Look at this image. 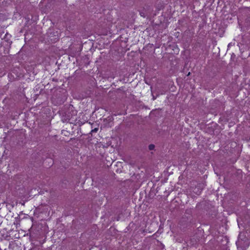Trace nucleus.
<instances>
[{"label":"nucleus","mask_w":250,"mask_h":250,"mask_svg":"<svg viewBox=\"0 0 250 250\" xmlns=\"http://www.w3.org/2000/svg\"><path fill=\"white\" fill-rule=\"evenodd\" d=\"M93 131H97V129L95 128L94 129V130H92Z\"/></svg>","instance_id":"f03ea898"},{"label":"nucleus","mask_w":250,"mask_h":250,"mask_svg":"<svg viewBox=\"0 0 250 250\" xmlns=\"http://www.w3.org/2000/svg\"><path fill=\"white\" fill-rule=\"evenodd\" d=\"M141 16H144L143 14L141 13Z\"/></svg>","instance_id":"7ed1b4c3"},{"label":"nucleus","mask_w":250,"mask_h":250,"mask_svg":"<svg viewBox=\"0 0 250 250\" xmlns=\"http://www.w3.org/2000/svg\"><path fill=\"white\" fill-rule=\"evenodd\" d=\"M141 16H144L143 14L141 13Z\"/></svg>","instance_id":"20e7f679"},{"label":"nucleus","mask_w":250,"mask_h":250,"mask_svg":"<svg viewBox=\"0 0 250 250\" xmlns=\"http://www.w3.org/2000/svg\"><path fill=\"white\" fill-rule=\"evenodd\" d=\"M154 147H155V146L153 145H150L148 146L149 150H153L154 148Z\"/></svg>","instance_id":"f257e3e1"}]
</instances>
